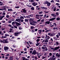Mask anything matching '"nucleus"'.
I'll use <instances>...</instances> for the list:
<instances>
[{
    "label": "nucleus",
    "mask_w": 60,
    "mask_h": 60,
    "mask_svg": "<svg viewBox=\"0 0 60 60\" xmlns=\"http://www.w3.org/2000/svg\"><path fill=\"white\" fill-rule=\"evenodd\" d=\"M34 19H30V25H33V26H35V25H36V24L37 23V22H36V21H34Z\"/></svg>",
    "instance_id": "f257e3e1"
},
{
    "label": "nucleus",
    "mask_w": 60,
    "mask_h": 60,
    "mask_svg": "<svg viewBox=\"0 0 60 60\" xmlns=\"http://www.w3.org/2000/svg\"><path fill=\"white\" fill-rule=\"evenodd\" d=\"M0 41L1 42H3V43H8L9 42L8 41V39H7L6 40H3L2 41V40H0Z\"/></svg>",
    "instance_id": "f03ea898"
},
{
    "label": "nucleus",
    "mask_w": 60,
    "mask_h": 60,
    "mask_svg": "<svg viewBox=\"0 0 60 60\" xmlns=\"http://www.w3.org/2000/svg\"><path fill=\"white\" fill-rule=\"evenodd\" d=\"M22 33L21 31H20L19 32H16L15 33V35L16 36H18L19 35V34H20Z\"/></svg>",
    "instance_id": "7ed1b4c3"
},
{
    "label": "nucleus",
    "mask_w": 60,
    "mask_h": 60,
    "mask_svg": "<svg viewBox=\"0 0 60 60\" xmlns=\"http://www.w3.org/2000/svg\"><path fill=\"white\" fill-rule=\"evenodd\" d=\"M4 49L6 52L8 51V50L9 49V47L7 46H4Z\"/></svg>",
    "instance_id": "20e7f679"
},
{
    "label": "nucleus",
    "mask_w": 60,
    "mask_h": 60,
    "mask_svg": "<svg viewBox=\"0 0 60 60\" xmlns=\"http://www.w3.org/2000/svg\"><path fill=\"white\" fill-rule=\"evenodd\" d=\"M59 48H60V47L59 46L56 47L54 48V50L56 51V50H57V49H58Z\"/></svg>",
    "instance_id": "39448f33"
},
{
    "label": "nucleus",
    "mask_w": 60,
    "mask_h": 60,
    "mask_svg": "<svg viewBox=\"0 0 60 60\" xmlns=\"http://www.w3.org/2000/svg\"><path fill=\"white\" fill-rule=\"evenodd\" d=\"M35 16L36 19H40V18H39V17H40V15H39L37 14Z\"/></svg>",
    "instance_id": "423d86ee"
},
{
    "label": "nucleus",
    "mask_w": 60,
    "mask_h": 60,
    "mask_svg": "<svg viewBox=\"0 0 60 60\" xmlns=\"http://www.w3.org/2000/svg\"><path fill=\"white\" fill-rule=\"evenodd\" d=\"M36 53V50H34L33 51V52L32 53V55H35V54Z\"/></svg>",
    "instance_id": "0eeeda50"
},
{
    "label": "nucleus",
    "mask_w": 60,
    "mask_h": 60,
    "mask_svg": "<svg viewBox=\"0 0 60 60\" xmlns=\"http://www.w3.org/2000/svg\"><path fill=\"white\" fill-rule=\"evenodd\" d=\"M32 4L33 6H36L37 5V3L35 2L32 3Z\"/></svg>",
    "instance_id": "6e6552de"
},
{
    "label": "nucleus",
    "mask_w": 60,
    "mask_h": 60,
    "mask_svg": "<svg viewBox=\"0 0 60 60\" xmlns=\"http://www.w3.org/2000/svg\"><path fill=\"white\" fill-rule=\"evenodd\" d=\"M56 56L58 57H60V54L59 53L58 54V53H57L56 54Z\"/></svg>",
    "instance_id": "1a4fd4ad"
},
{
    "label": "nucleus",
    "mask_w": 60,
    "mask_h": 60,
    "mask_svg": "<svg viewBox=\"0 0 60 60\" xmlns=\"http://www.w3.org/2000/svg\"><path fill=\"white\" fill-rule=\"evenodd\" d=\"M51 15L52 16H53V17H56V14H55L54 13H52L51 14Z\"/></svg>",
    "instance_id": "9d476101"
},
{
    "label": "nucleus",
    "mask_w": 60,
    "mask_h": 60,
    "mask_svg": "<svg viewBox=\"0 0 60 60\" xmlns=\"http://www.w3.org/2000/svg\"><path fill=\"white\" fill-rule=\"evenodd\" d=\"M56 18H52L49 20V21H52V20H54V19H56Z\"/></svg>",
    "instance_id": "9b49d317"
},
{
    "label": "nucleus",
    "mask_w": 60,
    "mask_h": 60,
    "mask_svg": "<svg viewBox=\"0 0 60 60\" xmlns=\"http://www.w3.org/2000/svg\"><path fill=\"white\" fill-rule=\"evenodd\" d=\"M45 24H49V23H50V21H47L46 22H45Z\"/></svg>",
    "instance_id": "f8f14e48"
},
{
    "label": "nucleus",
    "mask_w": 60,
    "mask_h": 60,
    "mask_svg": "<svg viewBox=\"0 0 60 60\" xmlns=\"http://www.w3.org/2000/svg\"><path fill=\"white\" fill-rule=\"evenodd\" d=\"M20 19H16V21H17V22H20Z\"/></svg>",
    "instance_id": "ddd939ff"
},
{
    "label": "nucleus",
    "mask_w": 60,
    "mask_h": 60,
    "mask_svg": "<svg viewBox=\"0 0 60 60\" xmlns=\"http://www.w3.org/2000/svg\"><path fill=\"white\" fill-rule=\"evenodd\" d=\"M56 35V34L55 33H53L52 34H51V35L50 36H54V35Z\"/></svg>",
    "instance_id": "4468645a"
},
{
    "label": "nucleus",
    "mask_w": 60,
    "mask_h": 60,
    "mask_svg": "<svg viewBox=\"0 0 60 60\" xmlns=\"http://www.w3.org/2000/svg\"><path fill=\"white\" fill-rule=\"evenodd\" d=\"M4 17V15H3L2 16H0V20H2L3 19V18Z\"/></svg>",
    "instance_id": "2eb2a0df"
},
{
    "label": "nucleus",
    "mask_w": 60,
    "mask_h": 60,
    "mask_svg": "<svg viewBox=\"0 0 60 60\" xmlns=\"http://www.w3.org/2000/svg\"><path fill=\"white\" fill-rule=\"evenodd\" d=\"M16 25L17 26H20L21 25V24H19V23L18 22H16Z\"/></svg>",
    "instance_id": "dca6fc26"
},
{
    "label": "nucleus",
    "mask_w": 60,
    "mask_h": 60,
    "mask_svg": "<svg viewBox=\"0 0 60 60\" xmlns=\"http://www.w3.org/2000/svg\"><path fill=\"white\" fill-rule=\"evenodd\" d=\"M3 9H3V10H5V11H6V7H5V6H3Z\"/></svg>",
    "instance_id": "f3484780"
},
{
    "label": "nucleus",
    "mask_w": 60,
    "mask_h": 60,
    "mask_svg": "<svg viewBox=\"0 0 60 60\" xmlns=\"http://www.w3.org/2000/svg\"><path fill=\"white\" fill-rule=\"evenodd\" d=\"M50 4H51V3L50 2H48V3H47V5L48 6H49L50 5Z\"/></svg>",
    "instance_id": "a211bd4d"
},
{
    "label": "nucleus",
    "mask_w": 60,
    "mask_h": 60,
    "mask_svg": "<svg viewBox=\"0 0 60 60\" xmlns=\"http://www.w3.org/2000/svg\"><path fill=\"white\" fill-rule=\"evenodd\" d=\"M37 43L36 44V46H38L40 44V43L38 42H37Z\"/></svg>",
    "instance_id": "6ab92c4d"
},
{
    "label": "nucleus",
    "mask_w": 60,
    "mask_h": 60,
    "mask_svg": "<svg viewBox=\"0 0 60 60\" xmlns=\"http://www.w3.org/2000/svg\"><path fill=\"white\" fill-rule=\"evenodd\" d=\"M23 12L24 13H26V10L25 9H22Z\"/></svg>",
    "instance_id": "aec40b11"
},
{
    "label": "nucleus",
    "mask_w": 60,
    "mask_h": 60,
    "mask_svg": "<svg viewBox=\"0 0 60 60\" xmlns=\"http://www.w3.org/2000/svg\"><path fill=\"white\" fill-rule=\"evenodd\" d=\"M12 59H13V57L11 56V57L9 59H8L9 60H12Z\"/></svg>",
    "instance_id": "412c9836"
},
{
    "label": "nucleus",
    "mask_w": 60,
    "mask_h": 60,
    "mask_svg": "<svg viewBox=\"0 0 60 60\" xmlns=\"http://www.w3.org/2000/svg\"><path fill=\"white\" fill-rule=\"evenodd\" d=\"M3 3L1 2H0V6H2V5H3Z\"/></svg>",
    "instance_id": "4be33fe9"
},
{
    "label": "nucleus",
    "mask_w": 60,
    "mask_h": 60,
    "mask_svg": "<svg viewBox=\"0 0 60 60\" xmlns=\"http://www.w3.org/2000/svg\"><path fill=\"white\" fill-rule=\"evenodd\" d=\"M49 2L48 1H46L45 2H44L45 4H47Z\"/></svg>",
    "instance_id": "5701e85b"
},
{
    "label": "nucleus",
    "mask_w": 60,
    "mask_h": 60,
    "mask_svg": "<svg viewBox=\"0 0 60 60\" xmlns=\"http://www.w3.org/2000/svg\"><path fill=\"white\" fill-rule=\"evenodd\" d=\"M8 11H12V9H8Z\"/></svg>",
    "instance_id": "b1692460"
},
{
    "label": "nucleus",
    "mask_w": 60,
    "mask_h": 60,
    "mask_svg": "<svg viewBox=\"0 0 60 60\" xmlns=\"http://www.w3.org/2000/svg\"><path fill=\"white\" fill-rule=\"evenodd\" d=\"M42 32V30H40L39 31V34H41V33Z\"/></svg>",
    "instance_id": "393cba45"
},
{
    "label": "nucleus",
    "mask_w": 60,
    "mask_h": 60,
    "mask_svg": "<svg viewBox=\"0 0 60 60\" xmlns=\"http://www.w3.org/2000/svg\"><path fill=\"white\" fill-rule=\"evenodd\" d=\"M56 46H58V45L59 44V43L58 42H56Z\"/></svg>",
    "instance_id": "a878e982"
},
{
    "label": "nucleus",
    "mask_w": 60,
    "mask_h": 60,
    "mask_svg": "<svg viewBox=\"0 0 60 60\" xmlns=\"http://www.w3.org/2000/svg\"><path fill=\"white\" fill-rule=\"evenodd\" d=\"M29 16L30 17H33L34 16V15H33V14H31V15H29Z\"/></svg>",
    "instance_id": "bb28decb"
},
{
    "label": "nucleus",
    "mask_w": 60,
    "mask_h": 60,
    "mask_svg": "<svg viewBox=\"0 0 60 60\" xmlns=\"http://www.w3.org/2000/svg\"><path fill=\"white\" fill-rule=\"evenodd\" d=\"M26 18H30V16H29V15H28V16H26Z\"/></svg>",
    "instance_id": "cd10ccee"
},
{
    "label": "nucleus",
    "mask_w": 60,
    "mask_h": 60,
    "mask_svg": "<svg viewBox=\"0 0 60 60\" xmlns=\"http://www.w3.org/2000/svg\"><path fill=\"white\" fill-rule=\"evenodd\" d=\"M56 36L57 38H59V36L58 35H56Z\"/></svg>",
    "instance_id": "c85d7f7f"
},
{
    "label": "nucleus",
    "mask_w": 60,
    "mask_h": 60,
    "mask_svg": "<svg viewBox=\"0 0 60 60\" xmlns=\"http://www.w3.org/2000/svg\"><path fill=\"white\" fill-rule=\"evenodd\" d=\"M12 22V21L11 20H9L8 21V23H11V22Z\"/></svg>",
    "instance_id": "c756f323"
},
{
    "label": "nucleus",
    "mask_w": 60,
    "mask_h": 60,
    "mask_svg": "<svg viewBox=\"0 0 60 60\" xmlns=\"http://www.w3.org/2000/svg\"><path fill=\"white\" fill-rule=\"evenodd\" d=\"M56 19L57 20H60V18L59 17H58L56 18Z\"/></svg>",
    "instance_id": "7c9ffc66"
},
{
    "label": "nucleus",
    "mask_w": 60,
    "mask_h": 60,
    "mask_svg": "<svg viewBox=\"0 0 60 60\" xmlns=\"http://www.w3.org/2000/svg\"><path fill=\"white\" fill-rule=\"evenodd\" d=\"M9 35H8L7 34H5V36H9Z\"/></svg>",
    "instance_id": "2f4dec72"
},
{
    "label": "nucleus",
    "mask_w": 60,
    "mask_h": 60,
    "mask_svg": "<svg viewBox=\"0 0 60 60\" xmlns=\"http://www.w3.org/2000/svg\"><path fill=\"white\" fill-rule=\"evenodd\" d=\"M50 3H54V0H51V1L50 2Z\"/></svg>",
    "instance_id": "473e14b6"
},
{
    "label": "nucleus",
    "mask_w": 60,
    "mask_h": 60,
    "mask_svg": "<svg viewBox=\"0 0 60 60\" xmlns=\"http://www.w3.org/2000/svg\"><path fill=\"white\" fill-rule=\"evenodd\" d=\"M53 29L54 30H55L56 29V30H57V27H56V28L54 27L53 28Z\"/></svg>",
    "instance_id": "72a5a7b5"
},
{
    "label": "nucleus",
    "mask_w": 60,
    "mask_h": 60,
    "mask_svg": "<svg viewBox=\"0 0 60 60\" xmlns=\"http://www.w3.org/2000/svg\"><path fill=\"white\" fill-rule=\"evenodd\" d=\"M44 42H49V40H46Z\"/></svg>",
    "instance_id": "f704fd0d"
},
{
    "label": "nucleus",
    "mask_w": 60,
    "mask_h": 60,
    "mask_svg": "<svg viewBox=\"0 0 60 60\" xmlns=\"http://www.w3.org/2000/svg\"><path fill=\"white\" fill-rule=\"evenodd\" d=\"M56 8V7H55L54 6H53L52 7V10H54V9H55Z\"/></svg>",
    "instance_id": "c9c22d12"
},
{
    "label": "nucleus",
    "mask_w": 60,
    "mask_h": 60,
    "mask_svg": "<svg viewBox=\"0 0 60 60\" xmlns=\"http://www.w3.org/2000/svg\"><path fill=\"white\" fill-rule=\"evenodd\" d=\"M25 22H28V20L27 19H25Z\"/></svg>",
    "instance_id": "e433bc0d"
},
{
    "label": "nucleus",
    "mask_w": 60,
    "mask_h": 60,
    "mask_svg": "<svg viewBox=\"0 0 60 60\" xmlns=\"http://www.w3.org/2000/svg\"><path fill=\"white\" fill-rule=\"evenodd\" d=\"M20 19H24V18L22 16H21L20 18Z\"/></svg>",
    "instance_id": "4c0bfd02"
},
{
    "label": "nucleus",
    "mask_w": 60,
    "mask_h": 60,
    "mask_svg": "<svg viewBox=\"0 0 60 60\" xmlns=\"http://www.w3.org/2000/svg\"><path fill=\"white\" fill-rule=\"evenodd\" d=\"M47 54H48V53L46 52L44 54V56H47Z\"/></svg>",
    "instance_id": "58836bf2"
},
{
    "label": "nucleus",
    "mask_w": 60,
    "mask_h": 60,
    "mask_svg": "<svg viewBox=\"0 0 60 60\" xmlns=\"http://www.w3.org/2000/svg\"><path fill=\"white\" fill-rule=\"evenodd\" d=\"M22 60H25V59H26V58L24 57H22Z\"/></svg>",
    "instance_id": "ea45409f"
},
{
    "label": "nucleus",
    "mask_w": 60,
    "mask_h": 60,
    "mask_svg": "<svg viewBox=\"0 0 60 60\" xmlns=\"http://www.w3.org/2000/svg\"><path fill=\"white\" fill-rule=\"evenodd\" d=\"M40 41V39H37L36 40L37 42H39Z\"/></svg>",
    "instance_id": "a19ab883"
},
{
    "label": "nucleus",
    "mask_w": 60,
    "mask_h": 60,
    "mask_svg": "<svg viewBox=\"0 0 60 60\" xmlns=\"http://www.w3.org/2000/svg\"><path fill=\"white\" fill-rule=\"evenodd\" d=\"M43 13V11H41L40 12H39V14H42Z\"/></svg>",
    "instance_id": "79ce46f5"
},
{
    "label": "nucleus",
    "mask_w": 60,
    "mask_h": 60,
    "mask_svg": "<svg viewBox=\"0 0 60 60\" xmlns=\"http://www.w3.org/2000/svg\"><path fill=\"white\" fill-rule=\"evenodd\" d=\"M30 28L31 29H33L34 28V26H32Z\"/></svg>",
    "instance_id": "37998d69"
},
{
    "label": "nucleus",
    "mask_w": 60,
    "mask_h": 60,
    "mask_svg": "<svg viewBox=\"0 0 60 60\" xmlns=\"http://www.w3.org/2000/svg\"><path fill=\"white\" fill-rule=\"evenodd\" d=\"M49 56H51L52 55V53H49Z\"/></svg>",
    "instance_id": "c03bdc74"
},
{
    "label": "nucleus",
    "mask_w": 60,
    "mask_h": 60,
    "mask_svg": "<svg viewBox=\"0 0 60 60\" xmlns=\"http://www.w3.org/2000/svg\"><path fill=\"white\" fill-rule=\"evenodd\" d=\"M31 9L32 10H34V7H32L31 8Z\"/></svg>",
    "instance_id": "a18cd8bd"
},
{
    "label": "nucleus",
    "mask_w": 60,
    "mask_h": 60,
    "mask_svg": "<svg viewBox=\"0 0 60 60\" xmlns=\"http://www.w3.org/2000/svg\"><path fill=\"white\" fill-rule=\"evenodd\" d=\"M45 48H46V47H42L41 48V49H45Z\"/></svg>",
    "instance_id": "49530a36"
},
{
    "label": "nucleus",
    "mask_w": 60,
    "mask_h": 60,
    "mask_svg": "<svg viewBox=\"0 0 60 60\" xmlns=\"http://www.w3.org/2000/svg\"><path fill=\"white\" fill-rule=\"evenodd\" d=\"M51 59L52 60H55L56 59V58H51Z\"/></svg>",
    "instance_id": "de8ad7c7"
},
{
    "label": "nucleus",
    "mask_w": 60,
    "mask_h": 60,
    "mask_svg": "<svg viewBox=\"0 0 60 60\" xmlns=\"http://www.w3.org/2000/svg\"><path fill=\"white\" fill-rule=\"evenodd\" d=\"M9 15H7L6 16V18H9Z\"/></svg>",
    "instance_id": "09e8293b"
},
{
    "label": "nucleus",
    "mask_w": 60,
    "mask_h": 60,
    "mask_svg": "<svg viewBox=\"0 0 60 60\" xmlns=\"http://www.w3.org/2000/svg\"><path fill=\"white\" fill-rule=\"evenodd\" d=\"M14 27H15V28H17V26H15V25H14L13 26Z\"/></svg>",
    "instance_id": "8fccbe9b"
},
{
    "label": "nucleus",
    "mask_w": 60,
    "mask_h": 60,
    "mask_svg": "<svg viewBox=\"0 0 60 60\" xmlns=\"http://www.w3.org/2000/svg\"><path fill=\"white\" fill-rule=\"evenodd\" d=\"M44 20L43 19L41 21V22H44Z\"/></svg>",
    "instance_id": "3c124183"
},
{
    "label": "nucleus",
    "mask_w": 60,
    "mask_h": 60,
    "mask_svg": "<svg viewBox=\"0 0 60 60\" xmlns=\"http://www.w3.org/2000/svg\"><path fill=\"white\" fill-rule=\"evenodd\" d=\"M15 8H19V6H18L17 7L15 6Z\"/></svg>",
    "instance_id": "603ef678"
},
{
    "label": "nucleus",
    "mask_w": 60,
    "mask_h": 60,
    "mask_svg": "<svg viewBox=\"0 0 60 60\" xmlns=\"http://www.w3.org/2000/svg\"><path fill=\"white\" fill-rule=\"evenodd\" d=\"M30 2H34V1L33 0H31L30 1Z\"/></svg>",
    "instance_id": "864d4df0"
},
{
    "label": "nucleus",
    "mask_w": 60,
    "mask_h": 60,
    "mask_svg": "<svg viewBox=\"0 0 60 60\" xmlns=\"http://www.w3.org/2000/svg\"><path fill=\"white\" fill-rule=\"evenodd\" d=\"M50 40L52 41H53V40L52 38H50Z\"/></svg>",
    "instance_id": "5fc2aeb1"
},
{
    "label": "nucleus",
    "mask_w": 60,
    "mask_h": 60,
    "mask_svg": "<svg viewBox=\"0 0 60 60\" xmlns=\"http://www.w3.org/2000/svg\"><path fill=\"white\" fill-rule=\"evenodd\" d=\"M12 25H14L15 24V22H12Z\"/></svg>",
    "instance_id": "6e6d98bb"
},
{
    "label": "nucleus",
    "mask_w": 60,
    "mask_h": 60,
    "mask_svg": "<svg viewBox=\"0 0 60 60\" xmlns=\"http://www.w3.org/2000/svg\"><path fill=\"white\" fill-rule=\"evenodd\" d=\"M2 15H5V13L4 12L2 14Z\"/></svg>",
    "instance_id": "4d7b16f0"
},
{
    "label": "nucleus",
    "mask_w": 60,
    "mask_h": 60,
    "mask_svg": "<svg viewBox=\"0 0 60 60\" xmlns=\"http://www.w3.org/2000/svg\"><path fill=\"white\" fill-rule=\"evenodd\" d=\"M56 8H54L53 9V11H56Z\"/></svg>",
    "instance_id": "13d9d810"
},
{
    "label": "nucleus",
    "mask_w": 60,
    "mask_h": 60,
    "mask_svg": "<svg viewBox=\"0 0 60 60\" xmlns=\"http://www.w3.org/2000/svg\"><path fill=\"white\" fill-rule=\"evenodd\" d=\"M56 14L57 15H59V13L58 12L56 13Z\"/></svg>",
    "instance_id": "bf43d9fd"
},
{
    "label": "nucleus",
    "mask_w": 60,
    "mask_h": 60,
    "mask_svg": "<svg viewBox=\"0 0 60 60\" xmlns=\"http://www.w3.org/2000/svg\"><path fill=\"white\" fill-rule=\"evenodd\" d=\"M56 2H60V1H59V0H56Z\"/></svg>",
    "instance_id": "052dcab7"
},
{
    "label": "nucleus",
    "mask_w": 60,
    "mask_h": 60,
    "mask_svg": "<svg viewBox=\"0 0 60 60\" xmlns=\"http://www.w3.org/2000/svg\"><path fill=\"white\" fill-rule=\"evenodd\" d=\"M59 36H60V33H58L57 34Z\"/></svg>",
    "instance_id": "680f3d73"
},
{
    "label": "nucleus",
    "mask_w": 60,
    "mask_h": 60,
    "mask_svg": "<svg viewBox=\"0 0 60 60\" xmlns=\"http://www.w3.org/2000/svg\"><path fill=\"white\" fill-rule=\"evenodd\" d=\"M21 22H23L24 21V20L23 19H22L21 20Z\"/></svg>",
    "instance_id": "e2e57ef3"
},
{
    "label": "nucleus",
    "mask_w": 60,
    "mask_h": 60,
    "mask_svg": "<svg viewBox=\"0 0 60 60\" xmlns=\"http://www.w3.org/2000/svg\"><path fill=\"white\" fill-rule=\"evenodd\" d=\"M53 25H55V26H56V23H54L53 24Z\"/></svg>",
    "instance_id": "0e129e2a"
},
{
    "label": "nucleus",
    "mask_w": 60,
    "mask_h": 60,
    "mask_svg": "<svg viewBox=\"0 0 60 60\" xmlns=\"http://www.w3.org/2000/svg\"><path fill=\"white\" fill-rule=\"evenodd\" d=\"M44 9H45V10H47V8L44 7Z\"/></svg>",
    "instance_id": "69168bd1"
},
{
    "label": "nucleus",
    "mask_w": 60,
    "mask_h": 60,
    "mask_svg": "<svg viewBox=\"0 0 60 60\" xmlns=\"http://www.w3.org/2000/svg\"><path fill=\"white\" fill-rule=\"evenodd\" d=\"M51 49H53V50H54V48H51Z\"/></svg>",
    "instance_id": "338daca9"
},
{
    "label": "nucleus",
    "mask_w": 60,
    "mask_h": 60,
    "mask_svg": "<svg viewBox=\"0 0 60 60\" xmlns=\"http://www.w3.org/2000/svg\"><path fill=\"white\" fill-rule=\"evenodd\" d=\"M5 21H2V22L4 23H5Z\"/></svg>",
    "instance_id": "774afa93"
}]
</instances>
